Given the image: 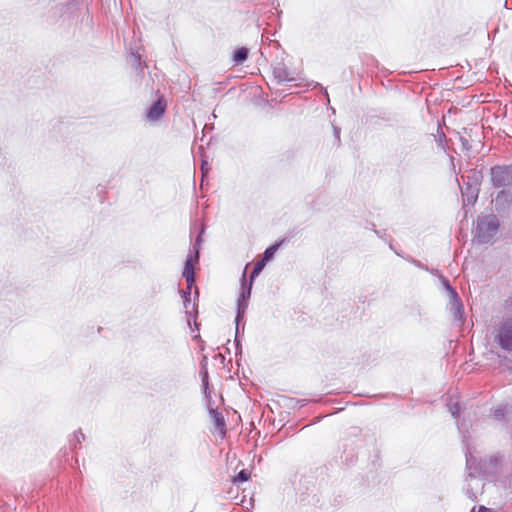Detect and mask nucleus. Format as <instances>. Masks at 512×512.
<instances>
[{
    "mask_svg": "<svg viewBox=\"0 0 512 512\" xmlns=\"http://www.w3.org/2000/svg\"><path fill=\"white\" fill-rule=\"evenodd\" d=\"M74 438H75L76 443L81 444L82 441L85 440V435L82 433L81 430H77L74 432Z\"/></svg>",
    "mask_w": 512,
    "mask_h": 512,
    "instance_id": "obj_22",
    "label": "nucleus"
},
{
    "mask_svg": "<svg viewBox=\"0 0 512 512\" xmlns=\"http://www.w3.org/2000/svg\"><path fill=\"white\" fill-rule=\"evenodd\" d=\"M166 101L163 97H160L149 107L146 117L151 122L158 121L166 111Z\"/></svg>",
    "mask_w": 512,
    "mask_h": 512,
    "instance_id": "obj_7",
    "label": "nucleus"
},
{
    "mask_svg": "<svg viewBox=\"0 0 512 512\" xmlns=\"http://www.w3.org/2000/svg\"><path fill=\"white\" fill-rule=\"evenodd\" d=\"M478 512H491V510H490L489 508H486V507H484V506H481V507L479 508V511H478Z\"/></svg>",
    "mask_w": 512,
    "mask_h": 512,
    "instance_id": "obj_27",
    "label": "nucleus"
},
{
    "mask_svg": "<svg viewBox=\"0 0 512 512\" xmlns=\"http://www.w3.org/2000/svg\"><path fill=\"white\" fill-rule=\"evenodd\" d=\"M472 173V182L464 181L465 188L462 189V198L464 205L474 204L478 198L479 193V183L482 178L481 172L476 170H471Z\"/></svg>",
    "mask_w": 512,
    "mask_h": 512,
    "instance_id": "obj_5",
    "label": "nucleus"
},
{
    "mask_svg": "<svg viewBox=\"0 0 512 512\" xmlns=\"http://www.w3.org/2000/svg\"><path fill=\"white\" fill-rule=\"evenodd\" d=\"M202 382H203V385L205 387H207V385H208V374H207V372H204L203 377H202Z\"/></svg>",
    "mask_w": 512,
    "mask_h": 512,
    "instance_id": "obj_25",
    "label": "nucleus"
},
{
    "mask_svg": "<svg viewBox=\"0 0 512 512\" xmlns=\"http://www.w3.org/2000/svg\"><path fill=\"white\" fill-rule=\"evenodd\" d=\"M210 414L213 419L214 425L217 428L223 430L225 427V421L222 414L214 409L210 410Z\"/></svg>",
    "mask_w": 512,
    "mask_h": 512,
    "instance_id": "obj_14",
    "label": "nucleus"
},
{
    "mask_svg": "<svg viewBox=\"0 0 512 512\" xmlns=\"http://www.w3.org/2000/svg\"><path fill=\"white\" fill-rule=\"evenodd\" d=\"M490 180L495 188H509L512 186V164L508 166H494L490 169Z\"/></svg>",
    "mask_w": 512,
    "mask_h": 512,
    "instance_id": "obj_4",
    "label": "nucleus"
},
{
    "mask_svg": "<svg viewBox=\"0 0 512 512\" xmlns=\"http://www.w3.org/2000/svg\"><path fill=\"white\" fill-rule=\"evenodd\" d=\"M511 482H512V475H511Z\"/></svg>",
    "mask_w": 512,
    "mask_h": 512,
    "instance_id": "obj_30",
    "label": "nucleus"
},
{
    "mask_svg": "<svg viewBox=\"0 0 512 512\" xmlns=\"http://www.w3.org/2000/svg\"><path fill=\"white\" fill-rule=\"evenodd\" d=\"M499 230V220L496 215L488 214L477 219L475 239L478 244L491 243Z\"/></svg>",
    "mask_w": 512,
    "mask_h": 512,
    "instance_id": "obj_1",
    "label": "nucleus"
},
{
    "mask_svg": "<svg viewBox=\"0 0 512 512\" xmlns=\"http://www.w3.org/2000/svg\"><path fill=\"white\" fill-rule=\"evenodd\" d=\"M182 297H183V305L186 311V314L188 316L192 315V312H195L194 316L196 315L195 311V304L191 303V290L182 291Z\"/></svg>",
    "mask_w": 512,
    "mask_h": 512,
    "instance_id": "obj_12",
    "label": "nucleus"
},
{
    "mask_svg": "<svg viewBox=\"0 0 512 512\" xmlns=\"http://www.w3.org/2000/svg\"><path fill=\"white\" fill-rule=\"evenodd\" d=\"M495 342L506 351H512V319L503 321L495 334Z\"/></svg>",
    "mask_w": 512,
    "mask_h": 512,
    "instance_id": "obj_6",
    "label": "nucleus"
},
{
    "mask_svg": "<svg viewBox=\"0 0 512 512\" xmlns=\"http://www.w3.org/2000/svg\"><path fill=\"white\" fill-rule=\"evenodd\" d=\"M135 58V62L137 64V67L140 66V57L138 55H133Z\"/></svg>",
    "mask_w": 512,
    "mask_h": 512,
    "instance_id": "obj_28",
    "label": "nucleus"
},
{
    "mask_svg": "<svg viewBox=\"0 0 512 512\" xmlns=\"http://www.w3.org/2000/svg\"><path fill=\"white\" fill-rule=\"evenodd\" d=\"M414 263L416 264V266L421 267L420 263H417L416 261H414Z\"/></svg>",
    "mask_w": 512,
    "mask_h": 512,
    "instance_id": "obj_29",
    "label": "nucleus"
},
{
    "mask_svg": "<svg viewBox=\"0 0 512 512\" xmlns=\"http://www.w3.org/2000/svg\"><path fill=\"white\" fill-rule=\"evenodd\" d=\"M450 313L455 320L459 322L464 321V307L458 293H452V297L449 298Z\"/></svg>",
    "mask_w": 512,
    "mask_h": 512,
    "instance_id": "obj_8",
    "label": "nucleus"
},
{
    "mask_svg": "<svg viewBox=\"0 0 512 512\" xmlns=\"http://www.w3.org/2000/svg\"><path fill=\"white\" fill-rule=\"evenodd\" d=\"M495 207L497 211H504L512 204V190L502 189L495 197Z\"/></svg>",
    "mask_w": 512,
    "mask_h": 512,
    "instance_id": "obj_10",
    "label": "nucleus"
},
{
    "mask_svg": "<svg viewBox=\"0 0 512 512\" xmlns=\"http://www.w3.org/2000/svg\"><path fill=\"white\" fill-rule=\"evenodd\" d=\"M248 53H249V51L247 48H245V47L238 48L234 51L233 60L236 63L241 64L247 60Z\"/></svg>",
    "mask_w": 512,
    "mask_h": 512,
    "instance_id": "obj_13",
    "label": "nucleus"
},
{
    "mask_svg": "<svg viewBox=\"0 0 512 512\" xmlns=\"http://www.w3.org/2000/svg\"><path fill=\"white\" fill-rule=\"evenodd\" d=\"M252 285H253V283H251V280L249 281L248 284H246V268H245L244 272L242 274V278H241V293L237 300V314H236V318H235V322H236L235 341L236 342L238 341L239 322L243 318V316L246 312V309L248 307V300L250 299V296H251Z\"/></svg>",
    "mask_w": 512,
    "mask_h": 512,
    "instance_id": "obj_3",
    "label": "nucleus"
},
{
    "mask_svg": "<svg viewBox=\"0 0 512 512\" xmlns=\"http://www.w3.org/2000/svg\"><path fill=\"white\" fill-rule=\"evenodd\" d=\"M273 75L278 82H293L296 81V77L284 63H277L273 67Z\"/></svg>",
    "mask_w": 512,
    "mask_h": 512,
    "instance_id": "obj_9",
    "label": "nucleus"
},
{
    "mask_svg": "<svg viewBox=\"0 0 512 512\" xmlns=\"http://www.w3.org/2000/svg\"><path fill=\"white\" fill-rule=\"evenodd\" d=\"M203 233V231H201V233L198 235V237L196 238L195 240V243H194V260L195 261H198L199 260V247L201 245V242H202V237H201V234Z\"/></svg>",
    "mask_w": 512,
    "mask_h": 512,
    "instance_id": "obj_19",
    "label": "nucleus"
},
{
    "mask_svg": "<svg viewBox=\"0 0 512 512\" xmlns=\"http://www.w3.org/2000/svg\"><path fill=\"white\" fill-rule=\"evenodd\" d=\"M193 257L189 255L185 261V266L183 270V277L187 282V289L191 290L192 285L195 282L194 279V268H193Z\"/></svg>",
    "mask_w": 512,
    "mask_h": 512,
    "instance_id": "obj_11",
    "label": "nucleus"
},
{
    "mask_svg": "<svg viewBox=\"0 0 512 512\" xmlns=\"http://www.w3.org/2000/svg\"><path fill=\"white\" fill-rule=\"evenodd\" d=\"M206 165H207V162H206V161H203V162H202V165H201V170H202V175H203V176L207 173Z\"/></svg>",
    "mask_w": 512,
    "mask_h": 512,
    "instance_id": "obj_26",
    "label": "nucleus"
},
{
    "mask_svg": "<svg viewBox=\"0 0 512 512\" xmlns=\"http://www.w3.org/2000/svg\"><path fill=\"white\" fill-rule=\"evenodd\" d=\"M267 262H265L263 259L258 261L253 268V271L250 275L251 283L255 280V278L261 273V271L264 269Z\"/></svg>",
    "mask_w": 512,
    "mask_h": 512,
    "instance_id": "obj_16",
    "label": "nucleus"
},
{
    "mask_svg": "<svg viewBox=\"0 0 512 512\" xmlns=\"http://www.w3.org/2000/svg\"><path fill=\"white\" fill-rule=\"evenodd\" d=\"M251 473L247 469H242L235 477V482H246L249 480Z\"/></svg>",
    "mask_w": 512,
    "mask_h": 512,
    "instance_id": "obj_18",
    "label": "nucleus"
},
{
    "mask_svg": "<svg viewBox=\"0 0 512 512\" xmlns=\"http://www.w3.org/2000/svg\"><path fill=\"white\" fill-rule=\"evenodd\" d=\"M280 245H281V243L279 242V243H275V244H273V245L269 246V247L264 251L262 259H263L265 262L270 261V260L274 257V255H275V253H276V251L278 250V248H279V246H280Z\"/></svg>",
    "mask_w": 512,
    "mask_h": 512,
    "instance_id": "obj_15",
    "label": "nucleus"
},
{
    "mask_svg": "<svg viewBox=\"0 0 512 512\" xmlns=\"http://www.w3.org/2000/svg\"><path fill=\"white\" fill-rule=\"evenodd\" d=\"M505 417V407L499 406L494 410V418L497 420H502Z\"/></svg>",
    "mask_w": 512,
    "mask_h": 512,
    "instance_id": "obj_21",
    "label": "nucleus"
},
{
    "mask_svg": "<svg viewBox=\"0 0 512 512\" xmlns=\"http://www.w3.org/2000/svg\"><path fill=\"white\" fill-rule=\"evenodd\" d=\"M465 457L466 468L468 471L467 475L472 481L476 482V490L473 491V489L467 488L466 495L469 499L475 500L483 487L482 479L479 477L481 473V468L478 467L476 457H474L469 450L466 451Z\"/></svg>",
    "mask_w": 512,
    "mask_h": 512,
    "instance_id": "obj_2",
    "label": "nucleus"
},
{
    "mask_svg": "<svg viewBox=\"0 0 512 512\" xmlns=\"http://www.w3.org/2000/svg\"><path fill=\"white\" fill-rule=\"evenodd\" d=\"M333 131H334V136H335V138H336L338 141H340V128H338V127L334 126V127H333Z\"/></svg>",
    "mask_w": 512,
    "mask_h": 512,
    "instance_id": "obj_24",
    "label": "nucleus"
},
{
    "mask_svg": "<svg viewBox=\"0 0 512 512\" xmlns=\"http://www.w3.org/2000/svg\"><path fill=\"white\" fill-rule=\"evenodd\" d=\"M467 488L473 489V491L476 490V482L472 481L468 475L466 476V486L464 490L466 491Z\"/></svg>",
    "mask_w": 512,
    "mask_h": 512,
    "instance_id": "obj_23",
    "label": "nucleus"
},
{
    "mask_svg": "<svg viewBox=\"0 0 512 512\" xmlns=\"http://www.w3.org/2000/svg\"><path fill=\"white\" fill-rule=\"evenodd\" d=\"M448 406H449V411H450L451 415L453 416V418H458L459 414H460L459 403L458 402L449 403Z\"/></svg>",
    "mask_w": 512,
    "mask_h": 512,
    "instance_id": "obj_20",
    "label": "nucleus"
},
{
    "mask_svg": "<svg viewBox=\"0 0 512 512\" xmlns=\"http://www.w3.org/2000/svg\"><path fill=\"white\" fill-rule=\"evenodd\" d=\"M440 281L444 289L448 292V298L452 297V293H457V291L450 285V282L446 277L440 275Z\"/></svg>",
    "mask_w": 512,
    "mask_h": 512,
    "instance_id": "obj_17",
    "label": "nucleus"
}]
</instances>
